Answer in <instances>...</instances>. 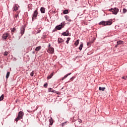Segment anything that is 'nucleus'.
Segmentation results:
<instances>
[{
	"label": "nucleus",
	"instance_id": "obj_14",
	"mask_svg": "<svg viewBox=\"0 0 127 127\" xmlns=\"http://www.w3.org/2000/svg\"><path fill=\"white\" fill-rule=\"evenodd\" d=\"M40 11L41 13H45V8L44 7H41L40 8Z\"/></svg>",
	"mask_w": 127,
	"mask_h": 127
},
{
	"label": "nucleus",
	"instance_id": "obj_24",
	"mask_svg": "<svg viewBox=\"0 0 127 127\" xmlns=\"http://www.w3.org/2000/svg\"><path fill=\"white\" fill-rule=\"evenodd\" d=\"M83 48V43H81V44H80V46H79V50H82V49Z\"/></svg>",
	"mask_w": 127,
	"mask_h": 127
},
{
	"label": "nucleus",
	"instance_id": "obj_18",
	"mask_svg": "<svg viewBox=\"0 0 127 127\" xmlns=\"http://www.w3.org/2000/svg\"><path fill=\"white\" fill-rule=\"evenodd\" d=\"M41 49V46H39L38 47H36L35 48V51H39Z\"/></svg>",
	"mask_w": 127,
	"mask_h": 127
},
{
	"label": "nucleus",
	"instance_id": "obj_17",
	"mask_svg": "<svg viewBox=\"0 0 127 127\" xmlns=\"http://www.w3.org/2000/svg\"><path fill=\"white\" fill-rule=\"evenodd\" d=\"M10 30H11V32H12V33L16 32V28H15V27H13V28L10 29Z\"/></svg>",
	"mask_w": 127,
	"mask_h": 127
},
{
	"label": "nucleus",
	"instance_id": "obj_20",
	"mask_svg": "<svg viewBox=\"0 0 127 127\" xmlns=\"http://www.w3.org/2000/svg\"><path fill=\"white\" fill-rule=\"evenodd\" d=\"M52 77H53V73H52L50 75H49L47 77L48 80H49V79H51V78H52Z\"/></svg>",
	"mask_w": 127,
	"mask_h": 127
},
{
	"label": "nucleus",
	"instance_id": "obj_11",
	"mask_svg": "<svg viewBox=\"0 0 127 127\" xmlns=\"http://www.w3.org/2000/svg\"><path fill=\"white\" fill-rule=\"evenodd\" d=\"M64 18H65L66 20H67V21H69V22H71V19H70V17L68 15H65L64 16Z\"/></svg>",
	"mask_w": 127,
	"mask_h": 127
},
{
	"label": "nucleus",
	"instance_id": "obj_6",
	"mask_svg": "<svg viewBox=\"0 0 127 127\" xmlns=\"http://www.w3.org/2000/svg\"><path fill=\"white\" fill-rule=\"evenodd\" d=\"M8 36H9V34H8L7 33H5L2 36V39H3V40H4V41L6 40V39H7V37H8Z\"/></svg>",
	"mask_w": 127,
	"mask_h": 127
},
{
	"label": "nucleus",
	"instance_id": "obj_3",
	"mask_svg": "<svg viewBox=\"0 0 127 127\" xmlns=\"http://www.w3.org/2000/svg\"><path fill=\"white\" fill-rule=\"evenodd\" d=\"M37 15H38V11H37V9H36L34 11V13L32 14V21L35 20V19H37Z\"/></svg>",
	"mask_w": 127,
	"mask_h": 127
},
{
	"label": "nucleus",
	"instance_id": "obj_23",
	"mask_svg": "<svg viewBox=\"0 0 127 127\" xmlns=\"http://www.w3.org/2000/svg\"><path fill=\"white\" fill-rule=\"evenodd\" d=\"M79 41H80V40H76V41L74 43V45H75V46H78V45L79 44Z\"/></svg>",
	"mask_w": 127,
	"mask_h": 127
},
{
	"label": "nucleus",
	"instance_id": "obj_37",
	"mask_svg": "<svg viewBox=\"0 0 127 127\" xmlns=\"http://www.w3.org/2000/svg\"><path fill=\"white\" fill-rule=\"evenodd\" d=\"M122 78L123 79H124V80H127V76H126V77L123 76V77H122Z\"/></svg>",
	"mask_w": 127,
	"mask_h": 127
},
{
	"label": "nucleus",
	"instance_id": "obj_8",
	"mask_svg": "<svg viewBox=\"0 0 127 127\" xmlns=\"http://www.w3.org/2000/svg\"><path fill=\"white\" fill-rule=\"evenodd\" d=\"M62 35L63 36H69V29H68L65 32H63Z\"/></svg>",
	"mask_w": 127,
	"mask_h": 127
},
{
	"label": "nucleus",
	"instance_id": "obj_15",
	"mask_svg": "<svg viewBox=\"0 0 127 127\" xmlns=\"http://www.w3.org/2000/svg\"><path fill=\"white\" fill-rule=\"evenodd\" d=\"M49 122L50 123V126H52V125H53V119H52V118H50L49 120Z\"/></svg>",
	"mask_w": 127,
	"mask_h": 127
},
{
	"label": "nucleus",
	"instance_id": "obj_32",
	"mask_svg": "<svg viewBox=\"0 0 127 127\" xmlns=\"http://www.w3.org/2000/svg\"><path fill=\"white\" fill-rule=\"evenodd\" d=\"M41 32V30H40V28H39V29H38L37 31V33H40Z\"/></svg>",
	"mask_w": 127,
	"mask_h": 127
},
{
	"label": "nucleus",
	"instance_id": "obj_29",
	"mask_svg": "<svg viewBox=\"0 0 127 127\" xmlns=\"http://www.w3.org/2000/svg\"><path fill=\"white\" fill-rule=\"evenodd\" d=\"M7 54H8V53L7 52H5L3 54L4 56H7Z\"/></svg>",
	"mask_w": 127,
	"mask_h": 127
},
{
	"label": "nucleus",
	"instance_id": "obj_34",
	"mask_svg": "<svg viewBox=\"0 0 127 127\" xmlns=\"http://www.w3.org/2000/svg\"><path fill=\"white\" fill-rule=\"evenodd\" d=\"M47 86H48V84L45 83L44 84V88H47Z\"/></svg>",
	"mask_w": 127,
	"mask_h": 127
},
{
	"label": "nucleus",
	"instance_id": "obj_16",
	"mask_svg": "<svg viewBox=\"0 0 127 127\" xmlns=\"http://www.w3.org/2000/svg\"><path fill=\"white\" fill-rule=\"evenodd\" d=\"M71 73H67V74H66L64 76V77H63V78L62 79V81H63V80H64V79L67 78V77H68V76H70V75H71Z\"/></svg>",
	"mask_w": 127,
	"mask_h": 127
},
{
	"label": "nucleus",
	"instance_id": "obj_13",
	"mask_svg": "<svg viewBox=\"0 0 127 127\" xmlns=\"http://www.w3.org/2000/svg\"><path fill=\"white\" fill-rule=\"evenodd\" d=\"M58 41L59 44H60V43H62V42H64V40L61 38H59Z\"/></svg>",
	"mask_w": 127,
	"mask_h": 127
},
{
	"label": "nucleus",
	"instance_id": "obj_12",
	"mask_svg": "<svg viewBox=\"0 0 127 127\" xmlns=\"http://www.w3.org/2000/svg\"><path fill=\"white\" fill-rule=\"evenodd\" d=\"M48 92H51V93H56V94H57V92H56V91L54 90V89H53L51 88H49L48 89Z\"/></svg>",
	"mask_w": 127,
	"mask_h": 127
},
{
	"label": "nucleus",
	"instance_id": "obj_36",
	"mask_svg": "<svg viewBox=\"0 0 127 127\" xmlns=\"http://www.w3.org/2000/svg\"><path fill=\"white\" fill-rule=\"evenodd\" d=\"M74 79H75V77L72 76L71 78H70V80H71V81H73Z\"/></svg>",
	"mask_w": 127,
	"mask_h": 127
},
{
	"label": "nucleus",
	"instance_id": "obj_43",
	"mask_svg": "<svg viewBox=\"0 0 127 127\" xmlns=\"http://www.w3.org/2000/svg\"><path fill=\"white\" fill-rule=\"evenodd\" d=\"M80 122H82V120H80Z\"/></svg>",
	"mask_w": 127,
	"mask_h": 127
},
{
	"label": "nucleus",
	"instance_id": "obj_4",
	"mask_svg": "<svg viewBox=\"0 0 127 127\" xmlns=\"http://www.w3.org/2000/svg\"><path fill=\"white\" fill-rule=\"evenodd\" d=\"M24 32H25V26H22L20 29V36H22L24 34Z\"/></svg>",
	"mask_w": 127,
	"mask_h": 127
},
{
	"label": "nucleus",
	"instance_id": "obj_44",
	"mask_svg": "<svg viewBox=\"0 0 127 127\" xmlns=\"http://www.w3.org/2000/svg\"><path fill=\"white\" fill-rule=\"evenodd\" d=\"M79 123H81V122L79 121Z\"/></svg>",
	"mask_w": 127,
	"mask_h": 127
},
{
	"label": "nucleus",
	"instance_id": "obj_1",
	"mask_svg": "<svg viewBox=\"0 0 127 127\" xmlns=\"http://www.w3.org/2000/svg\"><path fill=\"white\" fill-rule=\"evenodd\" d=\"M113 24V19H111L107 21H102L99 23V25H103L106 26L107 25H112Z\"/></svg>",
	"mask_w": 127,
	"mask_h": 127
},
{
	"label": "nucleus",
	"instance_id": "obj_7",
	"mask_svg": "<svg viewBox=\"0 0 127 127\" xmlns=\"http://www.w3.org/2000/svg\"><path fill=\"white\" fill-rule=\"evenodd\" d=\"M47 51L48 53H50V54H53V53H54V48L50 47Z\"/></svg>",
	"mask_w": 127,
	"mask_h": 127
},
{
	"label": "nucleus",
	"instance_id": "obj_40",
	"mask_svg": "<svg viewBox=\"0 0 127 127\" xmlns=\"http://www.w3.org/2000/svg\"><path fill=\"white\" fill-rule=\"evenodd\" d=\"M15 17L16 18L18 17V14L16 15Z\"/></svg>",
	"mask_w": 127,
	"mask_h": 127
},
{
	"label": "nucleus",
	"instance_id": "obj_31",
	"mask_svg": "<svg viewBox=\"0 0 127 127\" xmlns=\"http://www.w3.org/2000/svg\"><path fill=\"white\" fill-rule=\"evenodd\" d=\"M92 43H91L90 42H87V46H91V44Z\"/></svg>",
	"mask_w": 127,
	"mask_h": 127
},
{
	"label": "nucleus",
	"instance_id": "obj_2",
	"mask_svg": "<svg viewBox=\"0 0 127 127\" xmlns=\"http://www.w3.org/2000/svg\"><path fill=\"white\" fill-rule=\"evenodd\" d=\"M65 24H66L65 23V22L61 23V24L56 26V29H57V30H61L62 28H64V26H65Z\"/></svg>",
	"mask_w": 127,
	"mask_h": 127
},
{
	"label": "nucleus",
	"instance_id": "obj_19",
	"mask_svg": "<svg viewBox=\"0 0 127 127\" xmlns=\"http://www.w3.org/2000/svg\"><path fill=\"white\" fill-rule=\"evenodd\" d=\"M63 13L64 14H68V13H69V10H68L67 9H65L64 10Z\"/></svg>",
	"mask_w": 127,
	"mask_h": 127
},
{
	"label": "nucleus",
	"instance_id": "obj_47",
	"mask_svg": "<svg viewBox=\"0 0 127 127\" xmlns=\"http://www.w3.org/2000/svg\"><path fill=\"white\" fill-rule=\"evenodd\" d=\"M78 57H76V58H77Z\"/></svg>",
	"mask_w": 127,
	"mask_h": 127
},
{
	"label": "nucleus",
	"instance_id": "obj_39",
	"mask_svg": "<svg viewBox=\"0 0 127 127\" xmlns=\"http://www.w3.org/2000/svg\"><path fill=\"white\" fill-rule=\"evenodd\" d=\"M51 46V44H49L48 45V47H49V48H50V47Z\"/></svg>",
	"mask_w": 127,
	"mask_h": 127
},
{
	"label": "nucleus",
	"instance_id": "obj_35",
	"mask_svg": "<svg viewBox=\"0 0 127 127\" xmlns=\"http://www.w3.org/2000/svg\"><path fill=\"white\" fill-rule=\"evenodd\" d=\"M56 30H57V29H56V27H55V28L53 29V30L52 31V32H55Z\"/></svg>",
	"mask_w": 127,
	"mask_h": 127
},
{
	"label": "nucleus",
	"instance_id": "obj_33",
	"mask_svg": "<svg viewBox=\"0 0 127 127\" xmlns=\"http://www.w3.org/2000/svg\"><path fill=\"white\" fill-rule=\"evenodd\" d=\"M33 75H34V73L33 72V71H32V72H31V73H30V76H31V77H33Z\"/></svg>",
	"mask_w": 127,
	"mask_h": 127
},
{
	"label": "nucleus",
	"instance_id": "obj_9",
	"mask_svg": "<svg viewBox=\"0 0 127 127\" xmlns=\"http://www.w3.org/2000/svg\"><path fill=\"white\" fill-rule=\"evenodd\" d=\"M23 116H24V113L22 111H20L18 113V116L21 119L23 118Z\"/></svg>",
	"mask_w": 127,
	"mask_h": 127
},
{
	"label": "nucleus",
	"instance_id": "obj_38",
	"mask_svg": "<svg viewBox=\"0 0 127 127\" xmlns=\"http://www.w3.org/2000/svg\"><path fill=\"white\" fill-rule=\"evenodd\" d=\"M28 113H32V111L31 110H27Z\"/></svg>",
	"mask_w": 127,
	"mask_h": 127
},
{
	"label": "nucleus",
	"instance_id": "obj_5",
	"mask_svg": "<svg viewBox=\"0 0 127 127\" xmlns=\"http://www.w3.org/2000/svg\"><path fill=\"white\" fill-rule=\"evenodd\" d=\"M119 9L117 8L116 7H114V8H111L109 9V11H112L113 12V14H118V12H119Z\"/></svg>",
	"mask_w": 127,
	"mask_h": 127
},
{
	"label": "nucleus",
	"instance_id": "obj_46",
	"mask_svg": "<svg viewBox=\"0 0 127 127\" xmlns=\"http://www.w3.org/2000/svg\"><path fill=\"white\" fill-rule=\"evenodd\" d=\"M33 54H34V52H33Z\"/></svg>",
	"mask_w": 127,
	"mask_h": 127
},
{
	"label": "nucleus",
	"instance_id": "obj_10",
	"mask_svg": "<svg viewBox=\"0 0 127 127\" xmlns=\"http://www.w3.org/2000/svg\"><path fill=\"white\" fill-rule=\"evenodd\" d=\"M17 10H18V6H17V5L15 4L13 7V11H16Z\"/></svg>",
	"mask_w": 127,
	"mask_h": 127
},
{
	"label": "nucleus",
	"instance_id": "obj_26",
	"mask_svg": "<svg viewBox=\"0 0 127 127\" xmlns=\"http://www.w3.org/2000/svg\"><path fill=\"white\" fill-rule=\"evenodd\" d=\"M10 74V72H7L6 75V78L8 79V77H9V74Z\"/></svg>",
	"mask_w": 127,
	"mask_h": 127
},
{
	"label": "nucleus",
	"instance_id": "obj_42",
	"mask_svg": "<svg viewBox=\"0 0 127 127\" xmlns=\"http://www.w3.org/2000/svg\"><path fill=\"white\" fill-rule=\"evenodd\" d=\"M62 89H64V87H63Z\"/></svg>",
	"mask_w": 127,
	"mask_h": 127
},
{
	"label": "nucleus",
	"instance_id": "obj_28",
	"mask_svg": "<svg viewBox=\"0 0 127 127\" xmlns=\"http://www.w3.org/2000/svg\"><path fill=\"white\" fill-rule=\"evenodd\" d=\"M20 119V117H19V116H17V117L15 119V122H18Z\"/></svg>",
	"mask_w": 127,
	"mask_h": 127
},
{
	"label": "nucleus",
	"instance_id": "obj_27",
	"mask_svg": "<svg viewBox=\"0 0 127 127\" xmlns=\"http://www.w3.org/2000/svg\"><path fill=\"white\" fill-rule=\"evenodd\" d=\"M71 40V38H67V40L66 41V43H67V44H68V43H69V41H70V40Z\"/></svg>",
	"mask_w": 127,
	"mask_h": 127
},
{
	"label": "nucleus",
	"instance_id": "obj_41",
	"mask_svg": "<svg viewBox=\"0 0 127 127\" xmlns=\"http://www.w3.org/2000/svg\"><path fill=\"white\" fill-rule=\"evenodd\" d=\"M76 122H75V123H74V125H75V126H76Z\"/></svg>",
	"mask_w": 127,
	"mask_h": 127
},
{
	"label": "nucleus",
	"instance_id": "obj_21",
	"mask_svg": "<svg viewBox=\"0 0 127 127\" xmlns=\"http://www.w3.org/2000/svg\"><path fill=\"white\" fill-rule=\"evenodd\" d=\"M99 91H105V90H106V87H99Z\"/></svg>",
	"mask_w": 127,
	"mask_h": 127
},
{
	"label": "nucleus",
	"instance_id": "obj_45",
	"mask_svg": "<svg viewBox=\"0 0 127 127\" xmlns=\"http://www.w3.org/2000/svg\"><path fill=\"white\" fill-rule=\"evenodd\" d=\"M115 47H117V46H116Z\"/></svg>",
	"mask_w": 127,
	"mask_h": 127
},
{
	"label": "nucleus",
	"instance_id": "obj_30",
	"mask_svg": "<svg viewBox=\"0 0 127 127\" xmlns=\"http://www.w3.org/2000/svg\"><path fill=\"white\" fill-rule=\"evenodd\" d=\"M127 12V9L126 8L123 9V13H126Z\"/></svg>",
	"mask_w": 127,
	"mask_h": 127
},
{
	"label": "nucleus",
	"instance_id": "obj_22",
	"mask_svg": "<svg viewBox=\"0 0 127 127\" xmlns=\"http://www.w3.org/2000/svg\"><path fill=\"white\" fill-rule=\"evenodd\" d=\"M123 41H117V45H120L121 44H123Z\"/></svg>",
	"mask_w": 127,
	"mask_h": 127
},
{
	"label": "nucleus",
	"instance_id": "obj_25",
	"mask_svg": "<svg viewBox=\"0 0 127 127\" xmlns=\"http://www.w3.org/2000/svg\"><path fill=\"white\" fill-rule=\"evenodd\" d=\"M4 98V95L3 94H2L1 96L0 97V101H2Z\"/></svg>",
	"mask_w": 127,
	"mask_h": 127
}]
</instances>
